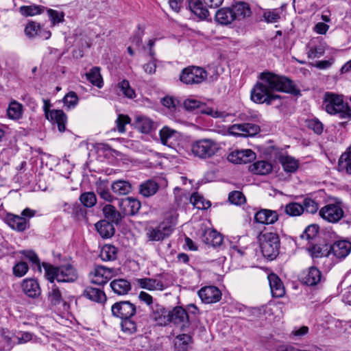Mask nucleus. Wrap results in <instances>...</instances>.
Listing matches in <instances>:
<instances>
[{
    "instance_id": "obj_1",
    "label": "nucleus",
    "mask_w": 351,
    "mask_h": 351,
    "mask_svg": "<svg viewBox=\"0 0 351 351\" xmlns=\"http://www.w3.org/2000/svg\"><path fill=\"white\" fill-rule=\"evenodd\" d=\"M259 79L261 82H256L250 93V98L254 103L271 105L274 100L281 98L280 95L273 93L274 91L301 95L300 88L286 76L265 71L260 74Z\"/></svg>"
},
{
    "instance_id": "obj_2",
    "label": "nucleus",
    "mask_w": 351,
    "mask_h": 351,
    "mask_svg": "<svg viewBox=\"0 0 351 351\" xmlns=\"http://www.w3.org/2000/svg\"><path fill=\"white\" fill-rule=\"evenodd\" d=\"M42 266L45 269V277L51 283H53L55 280L58 282H73L77 279V270L71 264L53 266L43 263Z\"/></svg>"
},
{
    "instance_id": "obj_3",
    "label": "nucleus",
    "mask_w": 351,
    "mask_h": 351,
    "mask_svg": "<svg viewBox=\"0 0 351 351\" xmlns=\"http://www.w3.org/2000/svg\"><path fill=\"white\" fill-rule=\"evenodd\" d=\"M322 106L330 114L338 115L341 119L351 117V108L347 103H344L341 95L330 92L325 93Z\"/></svg>"
},
{
    "instance_id": "obj_4",
    "label": "nucleus",
    "mask_w": 351,
    "mask_h": 351,
    "mask_svg": "<svg viewBox=\"0 0 351 351\" xmlns=\"http://www.w3.org/2000/svg\"><path fill=\"white\" fill-rule=\"evenodd\" d=\"M263 256L269 260L275 259L279 254L280 240L276 232H261L258 237Z\"/></svg>"
},
{
    "instance_id": "obj_5",
    "label": "nucleus",
    "mask_w": 351,
    "mask_h": 351,
    "mask_svg": "<svg viewBox=\"0 0 351 351\" xmlns=\"http://www.w3.org/2000/svg\"><path fill=\"white\" fill-rule=\"evenodd\" d=\"M219 144L211 138H201L191 144V151L194 156L200 159H209L219 151Z\"/></svg>"
},
{
    "instance_id": "obj_6",
    "label": "nucleus",
    "mask_w": 351,
    "mask_h": 351,
    "mask_svg": "<svg viewBox=\"0 0 351 351\" xmlns=\"http://www.w3.org/2000/svg\"><path fill=\"white\" fill-rule=\"evenodd\" d=\"M176 225V218L173 216L160 223L155 228H149L147 232V236L149 241H162L171 235Z\"/></svg>"
},
{
    "instance_id": "obj_7",
    "label": "nucleus",
    "mask_w": 351,
    "mask_h": 351,
    "mask_svg": "<svg viewBox=\"0 0 351 351\" xmlns=\"http://www.w3.org/2000/svg\"><path fill=\"white\" fill-rule=\"evenodd\" d=\"M207 77L206 71L202 67L190 66L184 69L180 75V81L185 84H197L202 83Z\"/></svg>"
},
{
    "instance_id": "obj_8",
    "label": "nucleus",
    "mask_w": 351,
    "mask_h": 351,
    "mask_svg": "<svg viewBox=\"0 0 351 351\" xmlns=\"http://www.w3.org/2000/svg\"><path fill=\"white\" fill-rule=\"evenodd\" d=\"M172 323L182 331H186L191 325L189 315L182 306H177L169 311V324Z\"/></svg>"
},
{
    "instance_id": "obj_9",
    "label": "nucleus",
    "mask_w": 351,
    "mask_h": 351,
    "mask_svg": "<svg viewBox=\"0 0 351 351\" xmlns=\"http://www.w3.org/2000/svg\"><path fill=\"white\" fill-rule=\"evenodd\" d=\"M117 274V271L114 268L97 265L90 271V276L92 283L102 286Z\"/></svg>"
},
{
    "instance_id": "obj_10",
    "label": "nucleus",
    "mask_w": 351,
    "mask_h": 351,
    "mask_svg": "<svg viewBox=\"0 0 351 351\" xmlns=\"http://www.w3.org/2000/svg\"><path fill=\"white\" fill-rule=\"evenodd\" d=\"M320 217L329 223H335L344 216L342 208L337 204H328L319 210Z\"/></svg>"
},
{
    "instance_id": "obj_11",
    "label": "nucleus",
    "mask_w": 351,
    "mask_h": 351,
    "mask_svg": "<svg viewBox=\"0 0 351 351\" xmlns=\"http://www.w3.org/2000/svg\"><path fill=\"white\" fill-rule=\"evenodd\" d=\"M260 127L254 123L233 124L228 128V133L237 136H253L260 132Z\"/></svg>"
},
{
    "instance_id": "obj_12",
    "label": "nucleus",
    "mask_w": 351,
    "mask_h": 351,
    "mask_svg": "<svg viewBox=\"0 0 351 351\" xmlns=\"http://www.w3.org/2000/svg\"><path fill=\"white\" fill-rule=\"evenodd\" d=\"M113 316L121 319L132 317L136 313V308L134 304L129 301H121L114 303L111 307Z\"/></svg>"
},
{
    "instance_id": "obj_13",
    "label": "nucleus",
    "mask_w": 351,
    "mask_h": 351,
    "mask_svg": "<svg viewBox=\"0 0 351 351\" xmlns=\"http://www.w3.org/2000/svg\"><path fill=\"white\" fill-rule=\"evenodd\" d=\"M301 282L308 286H316L324 280L321 271L312 266L303 271L300 276Z\"/></svg>"
},
{
    "instance_id": "obj_14",
    "label": "nucleus",
    "mask_w": 351,
    "mask_h": 351,
    "mask_svg": "<svg viewBox=\"0 0 351 351\" xmlns=\"http://www.w3.org/2000/svg\"><path fill=\"white\" fill-rule=\"evenodd\" d=\"M256 159V154L251 149L236 150L230 153L228 160L235 164H246Z\"/></svg>"
},
{
    "instance_id": "obj_15",
    "label": "nucleus",
    "mask_w": 351,
    "mask_h": 351,
    "mask_svg": "<svg viewBox=\"0 0 351 351\" xmlns=\"http://www.w3.org/2000/svg\"><path fill=\"white\" fill-rule=\"evenodd\" d=\"M202 301L206 304H212L219 302L221 298V291L215 286H208L202 288L198 291Z\"/></svg>"
},
{
    "instance_id": "obj_16",
    "label": "nucleus",
    "mask_w": 351,
    "mask_h": 351,
    "mask_svg": "<svg viewBox=\"0 0 351 351\" xmlns=\"http://www.w3.org/2000/svg\"><path fill=\"white\" fill-rule=\"evenodd\" d=\"M119 206L121 212L127 216L136 215L141 207L139 200L133 197H125L119 202Z\"/></svg>"
},
{
    "instance_id": "obj_17",
    "label": "nucleus",
    "mask_w": 351,
    "mask_h": 351,
    "mask_svg": "<svg viewBox=\"0 0 351 351\" xmlns=\"http://www.w3.org/2000/svg\"><path fill=\"white\" fill-rule=\"evenodd\" d=\"M169 311L165 306L156 304L152 307L151 317L157 325L160 326L169 325Z\"/></svg>"
},
{
    "instance_id": "obj_18",
    "label": "nucleus",
    "mask_w": 351,
    "mask_h": 351,
    "mask_svg": "<svg viewBox=\"0 0 351 351\" xmlns=\"http://www.w3.org/2000/svg\"><path fill=\"white\" fill-rule=\"evenodd\" d=\"M330 254L339 259L346 258L351 251V242L346 240H341L335 242L329 246Z\"/></svg>"
},
{
    "instance_id": "obj_19",
    "label": "nucleus",
    "mask_w": 351,
    "mask_h": 351,
    "mask_svg": "<svg viewBox=\"0 0 351 351\" xmlns=\"http://www.w3.org/2000/svg\"><path fill=\"white\" fill-rule=\"evenodd\" d=\"M5 223L17 232H23L29 228V221L23 217L8 213L5 217Z\"/></svg>"
},
{
    "instance_id": "obj_20",
    "label": "nucleus",
    "mask_w": 351,
    "mask_h": 351,
    "mask_svg": "<svg viewBox=\"0 0 351 351\" xmlns=\"http://www.w3.org/2000/svg\"><path fill=\"white\" fill-rule=\"evenodd\" d=\"M278 218L277 211L269 209H261L254 215V221L261 224H274Z\"/></svg>"
},
{
    "instance_id": "obj_21",
    "label": "nucleus",
    "mask_w": 351,
    "mask_h": 351,
    "mask_svg": "<svg viewBox=\"0 0 351 351\" xmlns=\"http://www.w3.org/2000/svg\"><path fill=\"white\" fill-rule=\"evenodd\" d=\"M188 6L191 12L201 20L209 16L208 7L202 0H188Z\"/></svg>"
},
{
    "instance_id": "obj_22",
    "label": "nucleus",
    "mask_w": 351,
    "mask_h": 351,
    "mask_svg": "<svg viewBox=\"0 0 351 351\" xmlns=\"http://www.w3.org/2000/svg\"><path fill=\"white\" fill-rule=\"evenodd\" d=\"M21 287L24 293L32 298H38L41 289L38 281L34 278H26L23 280Z\"/></svg>"
},
{
    "instance_id": "obj_23",
    "label": "nucleus",
    "mask_w": 351,
    "mask_h": 351,
    "mask_svg": "<svg viewBox=\"0 0 351 351\" xmlns=\"http://www.w3.org/2000/svg\"><path fill=\"white\" fill-rule=\"evenodd\" d=\"M268 280L273 297H282L285 293V290L280 278L275 274H271L268 276Z\"/></svg>"
},
{
    "instance_id": "obj_24",
    "label": "nucleus",
    "mask_w": 351,
    "mask_h": 351,
    "mask_svg": "<svg viewBox=\"0 0 351 351\" xmlns=\"http://www.w3.org/2000/svg\"><path fill=\"white\" fill-rule=\"evenodd\" d=\"M202 240L207 245L219 247L223 242V236L215 230L207 229L204 232Z\"/></svg>"
},
{
    "instance_id": "obj_25",
    "label": "nucleus",
    "mask_w": 351,
    "mask_h": 351,
    "mask_svg": "<svg viewBox=\"0 0 351 351\" xmlns=\"http://www.w3.org/2000/svg\"><path fill=\"white\" fill-rule=\"evenodd\" d=\"M231 8L235 20L243 19L252 14L251 8L247 3L239 1L233 4Z\"/></svg>"
},
{
    "instance_id": "obj_26",
    "label": "nucleus",
    "mask_w": 351,
    "mask_h": 351,
    "mask_svg": "<svg viewBox=\"0 0 351 351\" xmlns=\"http://www.w3.org/2000/svg\"><path fill=\"white\" fill-rule=\"evenodd\" d=\"M47 120L50 121L53 124H57L58 129L60 132H63L66 130V116L62 110H52Z\"/></svg>"
},
{
    "instance_id": "obj_27",
    "label": "nucleus",
    "mask_w": 351,
    "mask_h": 351,
    "mask_svg": "<svg viewBox=\"0 0 351 351\" xmlns=\"http://www.w3.org/2000/svg\"><path fill=\"white\" fill-rule=\"evenodd\" d=\"M137 282L141 288L147 289L149 291H162L165 289V287L161 280L154 278H140L137 280Z\"/></svg>"
},
{
    "instance_id": "obj_28",
    "label": "nucleus",
    "mask_w": 351,
    "mask_h": 351,
    "mask_svg": "<svg viewBox=\"0 0 351 351\" xmlns=\"http://www.w3.org/2000/svg\"><path fill=\"white\" fill-rule=\"evenodd\" d=\"M110 287L114 293L119 295H123L131 290L132 285L130 281L123 278H119L110 282Z\"/></svg>"
},
{
    "instance_id": "obj_29",
    "label": "nucleus",
    "mask_w": 351,
    "mask_h": 351,
    "mask_svg": "<svg viewBox=\"0 0 351 351\" xmlns=\"http://www.w3.org/2000/svg\"><path fill=\"white\" fill-rule=\"evenodd\" d=\"M95 228L99 235L104 239L112 237L115 232L114 224L106 220H100L96 223Z\"/></svg>"
},
{
    "instance_id": "obj_30",
    "label": "nucleus",
    "mask_w": 351,
    "mask_h": 351,
    "mask_svg": "<svg viewBox=\"0 0 351 351\" xmlns=\"http://www.w3.org/2000/svg\"><path fill=\"white\" fill-rule=\"evenodd\" d=\"M102 212L105 217L104 220L108 221L113 224L118 225L122 219L121 213L111 204L104 206Z\"/></svg>"
},
{
    "instance_id": "obj_31",
    "label": "nucleus",
    "mask_w": 351,
    "mask_h": 351,
    "mask_svg": "<svg viewBox=\"0 0 351 351\" xmlns=\"http://www.w3.org/2000/svg\"><path fill=\"white\" fill-rule=\"evenodd\" d=\"M234 20L232 8H223L216 12L215 21L221 25H229Z\"/></svg>"
},
{
    "instance_id": "obj_32",
    "label": "nucleus",
    "mask_w": 351,
    "mask_h": 351,
    "mask_svg": "<svg viewBox=\"0 0 351 351\" xmlns=\"http://www.w3.org/2000/svg\"><path fill=\"white\" fill-rule=\"evenodd\" d=\"M83 296L95 302H104L106 300L105 293L100 289L92 287H86L83 291Z\"/></svg>"
},
{
    "instance_id": "obj_33",
    "label": "nucleus",
    "mask_w": 351,
    "mask_h": 351,
    "mask_svg": "<svg viewBox=\"0 0 351 351\" xmlns=\"http://www.w3.org/2000/svg\"><path fill=\"white\" fill-rule=\"evenodd\" d=\"M158 188V184L156 181L148 180L139 186V193L143 197H149L156 194Z\"/></svg>"
},
{
    "instance_id": "obj_34",
    "label": "nucleus",
    "mask_w": 351,
    "mask_h": 351,
    "mask_svg": "<svg viewBox=\"0 0 351 351\" xmlns=\"http://www.w3.org/2000/svg\"><path fill=\"white\" fill-rule=\"evenodd\" d=\"M338 170L351 175V146L341 155L338 161Z\"/></svg>"
},
{
    "instance_id": "obj_35",
    "label": "nucleus",
    "mask_w": 351,
    "mask_h": 351,
    "mask_svg": "<svg viewBox=\"0 0 351 351\" xmlns=\"http://www.w3.org/2000/svg\"><path fill=\"white\" fill-rule=\"evenodd\" d=\"M249 170L257 175H267L272 171V165L265 160L254 162L249 167Z\"/></svg>"
},
{
    "instance_id": "obj_36",
    "label": "nucleus",
    "mask_w": 351,
    "mask_h": 351,
    "mask_svg": "<svg viewBox=\"0 0 351 351\" xmlns=\"http://www.w3.org/2000/svg\"><path fill=\"white\" fill-rule=\"evenodd\" d=\"M136 128L142 133L148 134L154 129V122L149 118L138 117L135 121Z\"/></svg>"
},
{
    "instance_id": "obj_37",
    "label": "nucleus",
    "mask_w": 351,
    "mask_h": 351,
    "mask_svg": "<svg viewBox=\"0 0 351 351\" xmlns=\"http://www.w3.org/2000/svg\"><path fill=\"white\" fill-rule=\"evenodd\" d=\"M111 189L115 194L123 195L131 191L132 186L129 182L119 180L112 182Z\"/></svg>"
},
{
    "instance_id": "obj_38",
    "label": "nucleus",
    "mask_w": 351,
    "mask_h": 351,
    "mask_svg": "<svg viewBox=\"0 0 351 351\" xmlns=\"http://www.w3.org/2000/svg\"><path fill=\"white\" fill-rule=\"evenodd\" d=\"M118 250L112 245H105L100 251L99 257L104 261H112L117 258Z\"/></svg>"
},
{
    "instance_id": "obj_39",
    "label": "nucleus",
    "mask_w": 351,
    "mask_h": 351,
    "mask_svg": "<svg viewBox=\"0 0 351 351\" xmlns=\"http://www.w3.org/2000/svg\"><path fill=\"white\" fill-rule=\"evenodd\" d=\"M192 342V336L189 334H180L175 338V348L177 351H187L189 345Z\"/></svg>"
},
{
    "instance_id": "obj_40",
    "label": "nucleus",
    "mask_w": 351,
    "mask_h": 351,
    "mask_svg": "<svg viewBox=\"0 0 351 351\" xmlns=\"http://www.w3.org/2000/svg\"><path fill=\"white\" fill-rule=\"evenodd\" d=\"M49 289L48 300L51 305L56 306L64 301L59 287L54 282L51 283Z\"/></svg>"
},
{
    "instance_id": "obj_41",
    "label": "nucleus",
    "mask_w": 351,
    "mask_h": 351,
    "mask_svg": "<svg viewBox=\"0 0 351 351\" xmlns=\"http://www.w3.org/2000/svg\"><path fill=\"white\" fill-rule=\"evenodd\" d=\"M45 9L46 8L43 5L32 4L21 6L19 12L23 16H33L43 13Z\"/></svg>"
},
{
    "instance_id": "obj_42",
    "label": "nucleus",
    "mask_w": 351,
    "mask_h": 351,
    "mask_svg": "<svg viewBox=\"0 0 351 351\" xmlns=\"http://www.w3.org/2000/svg\"><path fill=\"white\" fill-rule=\"evenodd\" d=\"M86 79L94 86L101 88L103 86V80L100 73V68L97 66L93 67L89 72L86 74Z\"/></svg>"
},
{
    "instance_id": "obj_43",
    "label": "nucleus",
    "mask_w": 351,
    "mask_h": 351,
    "mask_svg": "<svg viewBox=\"0 0 351 351\" xmlns=\"http://www.w3.org/2000/svg\"><path fill=\"white\" fill-rule=\"evenodd\" d=\"M326 249H323L320 245L315 244L313 242L309 243V246L306 247L312 258H321L323 256H328L330 255L329 247L325 246Z\"/></svg>"
},
{
    "instance_id": "obj_44",
    "label": "nucleus",
    "mask_w": 351,
    "mask_h": 351,
    "mask_svg": "<svg viewBox=\"0 0 351 351\" xmlns=\"http://www.w3.org/2000/svg\"><path fill=\"white\" fill-rule=\"evenodd\" d=\"M7 114L10 119L16 120L23 114V106L16 101H12L7 110Z\"/></svg>"
},
{
    "instance_id": "obj_45",
    "label": "nucleus",
    "mask_w": 351,
    "mask_h": 351,
    "mask_svg": "<svg viewBox=\"0 0 351 351\" xmlns=\"http://www.w3.org/2000/svg\"><path fill=\"white\" fill-rule=\"evenodd\" d=\"M280 161L287 172L293 173L298 169V162L291 156H282Z\"/></svg>"
},
{
    "instance_id": "obj_46",
    "label": "nucleus",
    "mask_w": 351,
    "mask_h": 351,
    "mask_svg": "<svg viewBox=\"0 0 351 351\" xmlns=\"http://www.w3.org/2000/svg\"><path fill=\"white\" fill-rule=\"evenodd\" d=\"M319 227L317 225H310L306 228L303 233L301 234V238L306 239L310 243H313L317 238Z\"/></svg>"
},
{
    "instance_id": "obj_47",
    "label": "nucleus",
    "mask_w": 351,
    "mask_h": 351,
    "mask_svg": "<svg viewBox=\"0 0 351 351\" xmlns=\"http://www.w3.org/2000/svg\"><path fill=\"white\" fill-rule=\"evenodd\" d=\"M80 201L84 206L92 208L97 203V197L93 192H85L80 195Z\"/></svg>"
},
{
    "instance_id": "obj_48",
    "label": "nucleus",
    "mask_w": 351,
    "mask_h": 351,
    "mask_svg": "<svg viewBox=\"0 0 351 351\" xmlns=\"http://www.w3.org/2000/svg\"><path fill=\"white\" fill-rule=\"evenodd\" d=\"M122 330L130 335L134 334L137 331V324L131 319V317H128L122 319L121 323Z\"/></svg>"
},
{
    "instance_id": "obj_49",
    "label": "nucleus",
    "mask_w": 351,
    "mask_h": 351,
    "mask_svg": "<svg viewBox=\"0 0 351 351\" xmlns=\"http://www.w3.org/2000/svg\"><path fill=\"white\" fill-rule=\"evenodd\" d=\"M285 212L289 216H299L303 213L302 204L296 202H291L285 206Z\"/></svg>"
},
{
    "instance_id": "obj_50",
    "label": "nucleus",
    "mask_w": 351,
    "mask_h": 351,
    "mask_svg": "<svg viewBox=\"0 0 351 351\" xmlns=\"http://www.w3.org/2000/svg\"><path fill=\"white\" fill-rule=\"evenodd\" d=\"M302 208L303 213L306 211L311 214L315 213L319 209L318 204L314 199L308 197H306L303 200Z\"/></svg>"
},
{
    "instance_id": "obj_51",
    "label": "nucleus",
    "mask_w": 351,
    "mask_h": 351,
    "mask_svg": "<svg viewBox=\"0 0 351 351\" xmlns=\"http://www.w3.org/2000/svg\"><path fill=\"white\" fill-rule=\"evenodd\" d=\"M176 132L168 127H164L160 130L159 135L161 143L169 145V140L175 135Z\"/></svg>"
},
{
    "instance_id": "obj_52",
    "label": "nucleus",
    "mask_w": 351,
    "mask_h": 351,
    "mask_svg": "<svg viewBox=\"0 0 351 351\" xmlns=\"http://www.w3.org/2000/svg\"><path fill=\"white\" fill-rule=\"evenodd\" d=\"M78 97L75 92H69L63 98V103L67 108H73L75 107L78 103Z\"/></svg>"
},
{
    "instance_id": "obj_53",
    "label": "nucleus",
    "mask_w": 351,
    "mask_h": 351,
    "mask_svg": "<svg viewBox=\"0 0 351 351\" xmlns=\"http://www.w3.org/2000/svg\"><path fill=\"white\" fill-rule=\"evenodd\" d=\"M306 127L313 130L316 134H321L324 130V125L318 119L306 120Z\"/></svg>"
},
{
    "instance_id": "obj_54",
    "label": "nucleus",
    "mask_w": 351,
    "mask_h": 351,
    "mask_svg": "<svg viewBox=\"0 0 351 351\" xmlns=\"http://www.w3.org/2000/svg\"><path fill=\"white\" fill-rule=\"evenodd\" d=\"M118 87L120 88L123 94L128 98L132 99L135 97L136 94L134 89L130 86L128 80H123L118 84Z\"/></svg>"
},
{
    "instance_id": "obj_55",
    "label": "nucleus",
    "mask_w": 351,
    "mask_h": 351,
    "mask_svg": "<svg viewBox=\"0 0 351 351\" xmlns=\"http://www.w3.org/2000/svg\"><path fill=\"white\" fill-rule=\"evenodd\" d=\"M47 14L51 22L52 26L64 21V14L53 9H47Z\"/></svg>"
},
{
    "instance_id": "obj_56",
    "label": "nucleus",
    "mask_w": 351,
    "mask_h": 351,
    "mask_svg": "<svg viewBox=\"0 0 351 351\" xmlns=\"http://www.w3.org/2000/svg\"><path fill=\"white\" fill-rule=\"evenodd\" d=\"M29 270V266L27 263L20 261L14 265L12 268L13 274L16 277H23L25 276Z\"/></svg>"
},
{
    "instance_id": "obj_57",
    "label": "nucleus",
    "mask_w": 351,
    "mask_h": 351,
    "mask_svg": "<svg viewBox=\"0 0 351 351\" xmlns=\"http://www.w3.org/2000/svg\"><path fill=\"white\" fill-rule=\"evenodd\" d=\"M27 258L33 265H34L41 271V263L38 255L32 250H23L21 252Z\"/></svg>"
},
{
    "instance_id": "obj_58",
    "label": "nucleus",
    "mask_w": 351,
    "mask_h": 351,
    "mask_svg": "<svg viewBox=\"0 0 351 351\" xmlns=\"http://www.w3.org/2000/svg\"><path fill=\"white\" fill-rule=\"evenodd\" d=\"M40 25L34 21L29 22L25 28V34L29 38H33L37 36L40 30Z\"/></svg>"
},
{
    "instance_id": "obj_59",
    "label": "nucleus",
    "mask_w": 351,
    "mask_h": 351,
    "mask_svg": "<svg viewBox=\"0 0 351 351\" xmlns=\"http://www.w3.org/2000/svg\"><path fill=\"white\" fill-rule=\"evenodd\" d=\"M228 200L231 204L241 205L245 202V197L241 191H234L229 193Z\"/></svg>"
},
{
    "instance_id": "obj_60",
    "label": "nucleus",
    "mask_w": 351,
    "mask_h": 351,
    "mask_svg": "<svg viewBox=\"0 0 351 351\" xmlns=\"http://www.w3.org/2000/svg\"><path fill=\"white\" fill-rule=\"evenodd\" d=\"M325 50L321 45L313 46L308 47L307 51L308 58L310 59H315L320 58L324 55Z\"/></svg>"
},
{
    "instance_id": "obj_61",
    "label": "nucleus",
    "mask_w": 351,
    "mask_h": 351,
    "mask_svg": "<svg viewBox=\"0 0 351 351\" xmlns=\"http://www.w3.org/2000/svg\"><path fill=\"white\" fill-rule=\"evenodd\" d=\"M97 193L99 194L101 198L107 201V202H112V196L110 194L108 189L106 187V186L103 184L100 183L97 186Z\"/></svg>"
},
{
    "instance_id": "obj_62",
    "label": "nucleus",
    "mask_w": 351,
    "mask_h": 351,
    "mask_svg": "<svg viewBox=\"0 0 351 351\" xmlns=\"http://www.w3.org/2000/svg\"><path fill=\"white\" fill-rule=\"evenodd\" d=\"M130 121L131 119L129 116L121 114H119L116 120L117 130L121 133H123L125 131V125L130 123Z\"/></svg>"
},
{
    "instance_id": "obj_63",
    "label": "nucleus",
    "mask_w": 351,
    "mask_h": 351,
    "mask_svg": "<svg viewBox=\"0 0 351 351\" xmlns=\"http://www.w3.org/2000/svg\"><path fill=\"white\" fill-rule=\"evenodd\" d=\"M263 17L265 21L267 23H276L277 22L280 16V12L277 10H266L263 12Z\"/></svg>"
},
{
    "instance_id": "obj_64",
    "label": "nucleus",
    "mask_w": 351,
    "mask_h": 351,
    "mask_svg": "<svg viewBox=\"0 0 351 351\" xmlns=\"http://www.w3.org/2000/svg\"><path fill=\"white\" fill-rule=\"evenodd\" d=\"M2 338L8 349L12 348L16 344V335L9 331L2 333Z\"/></svg>"
}]
</instances>
